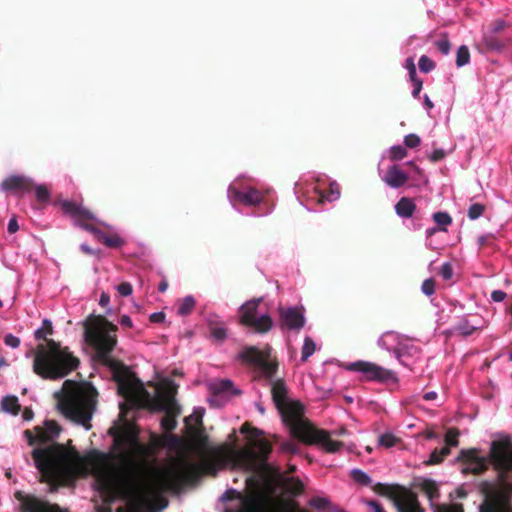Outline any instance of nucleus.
Instances as JSON below:
<instances>
[{"mask_svg": "<svg viewBox=\"0 0 512 512\" xmlns=\"http://www.w3.org/2000/svg\"><path fill=\"white\" fill-rule=\"evenodd\" d=\"M121 421L109 429L116 464L108 463L106 454L100 455L98 463H89L74 448L58 443L46 444L57 438L61 431L60 426L52 420L35 427V435L25 430L24 436L30 446L40 443L32 450V459L35 468L47 482H66L92 474L103 491L157 496L177 489L183 478L182 472L151 466L147 460L149 448L139 440L136 426L125 419Z\"/></svg>", "mask_w": 512, "mask_h": 512, "instance_id": "obj_1", "label": "nucleus"}, {"mask_svg": "<svg viewBox=\"0 0 512 512\" xmlns=\"http://www.w3.org/2000/svg\"><path fill=\"white\" fill-rule=\"evenodd\" d=\"M117 326L102 316L96 317L86 325L85 341L94 349L96 357L109 366L117 383L118 394L125 402L119 403L121 417H125L126 406H137L149 401L150 394L144 390L143 384L133 379L125 367L110 357L117 344Z\"/></svg>", "mask_w": 512, "mask_h": 512, "instance_id": "obj_2", "label": "nucleus"}, {"mask_svg": "<svg viewBox=\"0 0 512 512\" xmlns=\"http://www.w3.org/2000/svg\"><path fill=\"white\" fill-rule=\"evenodd\" d=\"M271 393L284 423L290 427L295 437L307 444H317L329 453H335L340 449L341 442L332 440L328 432L316 428L304 417L303 405L290 399L282 380L272 382Z\"/></svg>", "mask_w": 512, "mask_h": 512, "instance_id": "obj_3", "label": "nucleus"}, {"mask_svg": "<svg viewBox=\"0 0 512 512\" xmlns=\"http://www.w3.org/2000/svg\"><path fill=\"white\" fill-rule=\"evenodd\" d=\"M241 433L250 437L251 447L231 448L226 457L234 468L250 473L245 477V486L250 494L246 499H257L255 494L260 488L261 472L264 469L266 458L271 452V445L266 439L262 438L263 432L257 428L243 425Z\"/></svg>", "mask_w": 512, "mask_h": 512, "instance_id": "obj_4", "label": "nucleus"}, {"mask_svg": "<svg viewBox=\"0 0 512 512\" xmlns=\"http://www.w3.org/2000/svg\"><path fill=\"white\" fill-rule=\"evenodd\" d=\"M97 395L96 389L90 383L71 380H66L62 388L54 393L60 413L85 430L91 428Z\"/></svg>", "mask_w": 512, "mask_h": 512, "instance_id": "obj_5", "label": "nucleus"}, {"mask_svg": "<svg viewBox=\"0 0 512 512\" xmlns=\"http://www.w3.org/2000/svg\"><path fill=\"white\" fill-rule=\"evenodd\" d=\"M463 474H480L490 462L504 472L512 470V444L508 437L492 441L488 455H481L475 448L462 449L456 458Z\"/></svg>", "mask_w": 512, "mask_h": 512, "instance_id": "obj_6", "label": "nucleus"}, {"mask_svg": "<svg viewBox=\"0 0 512 512\" xmlns=\"http://www.w3.org/2000/svg\"><path fill=\"white\" fill-rule=\"evenodd\" d=\"M79 365L76 358L67 347L53 340L47 346L40 345L35 353L33 370L44 379L57 380L66 377Z\"/></svg>", "mask_w": 512, "mask_h": 512, "instance_id": "obj_7", "label": "nucleus"}, {"mask_svg": "<svg viewBox=\"0 0 512 512\" xmlns=\"http://www.w3.org/2000/svg\"><path fill=\"white\" fill-rule=\"evenodd\" d=\"M377 492L392 500L397 512H424L414 493L398 484H379Z\"/></svg>", "mask_w": 512, "mask_h": 512, "instance_id": "obj_8", "label": "nucleus"}, {"mask_svg": "<svg viewBox=\"0 0 512 512\" xmlns=\"http://www.w3.org/2000/svg\"><path fill=\"white\" fill-rule=\"evenodd\" d=\"M262 298L251 299L240 306V322L252 328L256 333L264 334L273 327V320L268 314L257 315V308Z\"/></svg>", "mask_w": 512, "mask_h": 512, "instance_id": "obj_9", "label": "nucleus"}, {"mask_svg": "<svg viewBox=\"0 0 512 512\" xmlns=\"http://www.w3.org/2000/svg\"><path fill=\"white\" fill-rule=\"evenodd\" d=\"M174 394L175 388L168 387L165 391L157 390L155 399L159 410L166 413L161 421V425L166 431H172L176 427L175 417L180 414V407L175 400Z\"/></svg>", "mask_w": 512, "mask_h": 512, "instance_id": "obj_10", "label": "nucleus"}, {"mask_svg": "<svg viewBox=\"0 0 512 512\" xmlns=\"http://www.w3.org/2000/svg\"><path fill=\"white\" fill-rule=\"evenodd\" d=\"M271 348L266 346L263 350L255 346L245 347L240 353L239 358L244 362L255 365L262 372L272 377L277 370V363L270 359Z\"/></svg>", "mask_w": 512, "mask_h": 512, "instance_id": "obj_11", "label": "nucleus"}, {"mask_svg": "<svg viewBox=\"0 0 512 512\" xmlns=\"http://www.w3.org/2000/svg\"><path fill=\"white\" fill-rule=\"evenodd\" d=\"M345 368L348 371L360 373L368 381L384 382L395 379V373L392 370L368 361L351 362Z\"/></svg>", "mask_w": 512, "mask_h": 512, "instance_id": "obj_12", "label": "nucleus"}, {"mask_svg": "<svg viewBox=\"0 0 512 512\" xmlns=\"http://www.w3.org/2000/svg\"><path fill=\"white\" fill-rule=\"evenodd\" d=\"M227 198L235 208L236 204H243L246 206H256L263 202L264 194L253 187H239L237 182H233L228 186Z\"/></svg>", "mask_w": 512, "mask_h": 512, "instance_id": "obj_13", "label": "nucleus"}, {"mask_svg": "<svg viewBox=\"0 0 512 512\" xmlns=\"http://www.w3.org/2000/svg\"><path fill=\"white\" fill-rule=\"evenodd\" d=\"M279 327L282 330L300 331L306 322L303 306L278 307Z\"/></svg>", "mask_w": 512, "mask_h": 512, "instance_id": "obj_14", "label": "nucleus"}, {"mask_svg": "<svg viewBox=\"0 0 512 512\" xmlns=\"http://www.w3.org/2000/svg\"><path fill=\"white\" fill-rule=\"evenodd\" d=\"M16 498L19 501L20 512H68L56 504H51L32 495H23L17 492Z\"/></svg>", "mask_w": 512, "mask_h": 512, "instance_id": "obj_15", "label": "nucleus"}, {"mask_svg": "<svg viewBox=\"0 0 512 512\" xmlns=\"http://www.w3.org/2000/svg\"><path fill=\"white\" fill-rule=\"evenodd\" d=\"M478 510L479 512H512V506L504 492L493 490L484 495Z\"/></svg>", "mask_w": 512, "mask_h": 512, "instance_id": "obj_16", "label": "nucleus"}, {"mask_svg": "<svg viewBox=\"0 0 512 512\" xmlns=\"http://www.w3.org/2000/svg\"><path fill=\"white\" fill-rule=\"evenodd\" d=\"M396 215L403 220L409 230L416 231L421 225L416 223L414 216L417 212L415 201L409 197H401L394 206Z\"/></svg>", "mask_w": 512, "mask_h": 512, "instance_id": "obj_17", "label": "nucleus"}, {"mask_svg": "<svg viewBox=\"0 0 512 512\" xmlns=\"http://www.w3.org/2000/svg\"><path fill=\"white\" fill-rule=\"evenodd\" d=\"M34 186L33 179L25 175H10L5 178L0 189L3 192H28Z\"/></svg>", "mask_w": 512, "mask_h": 512, "instance_id": "obj_18", "label": "nucleus"}, {"mask_svg": "<svg viewBox=\"0 0 512 512\" xmlns=\"http://www.w3.org/2000/svg\"><path fill=\"white\" fill-rule=\"evenodd\" d=\"M382 181L390 188L398 189L408 181V175L397 165L390 166L385 173L378 168Z\"/></svg>", "mask_w": 512, "mask_h": 512, "instance_id": "obj_19", "label": "nucleus"}, {"mask_svg": "<svg viewBox=\"0 0 512 512\" xmlns=\"http://www.w3.org/2000/svg\"><path fill=\"white\" fill-rule=\"evenodd\" d=\"M402 337L403 334L394 331H387L379 337L377 344L381 349H384L393 355L397 349V346H399V342L401 341Z\"/></svg>", "mask_w": 512, "mask_h": 512, "instance_id": "obj_20", "label": "nucleus"}, {"mask_svg": "<svg viewBox=\"0 0 512 512\" xmlns=\"http://www.w3.org/2000/svg\"><path fill=\"white\" fill-rule=\"evenodd\" d=\"M82 227L94 234V236L104 243L107 247L118 248L124 244V240L119 235H107L101 230L94 228L91 225H82Z\"/></svg>", "mask_w": 512, "mask_h": 512, "instance_id": "obj_21", "label": "nucleus"}, {"mask_svg": "<svg viewBox=\"0 0 512 512\" xmlns=\"http://www.w3.org/2000/svg\"><path fill=\"white\" fill-rule=\"evenodd\" d=\"M210 391L218 395H238L240 390L234 387V384L229 379H216L209 384Z\"/></svg>", "mask_w": 512, "mask_h": 512, "instance_id": "obj_22", "label": "nucleus"}, {"mask_svg": "<svg viewBox=\"0 0 512 512\" xmlns=\"http://www.w3.org/2000/svg\"><path fill=\"white\" fill-rule=\"evenodd\" d=\"M64 213L71 215L75 219H94L93 214L85 207L69 200L61 203Z\"/></svg>", "mask_w": 512, "mask_h": 512, "instance_id": "obj_23", "label": "nucleus"}, {"mask_svg": "<svg viewBox=\"0 0 512 512\" xmlns=\"http://www.w3.org/2000/svg\"><path fill=\"white\" fill-rule=\"evenodd\" d=\"M418 353V348L413 344L411 339L406 335H403L401 341L399 342V346L395 350L393 356L401 363L403 362V357L405 356H415Z\"/></svg>", "mask_w": 512, "mask_h": 512, "instance_id": "obj_24", "label": "nucleus"}, {"mask_svg": "<svg viewBox=\"0 0 512 512\" xmlns=\"http://www.w3.org/2000/svg\"><path fill=\"white\" fill-rule=\"evenodd\" d=\"M279 483L291 495H299L303 490V483L299 478L289 476L285 473H278Z\"/></svg>", "mask_w": 512, "mask_h": 512, "instance_id": "obj_25", "label": "nucleus"}, {"mask_svg": "<svg viewBox=\"0 0 512 512\" xmlns=\"http://www.w3.org/2000/svg\"><path fill=\"white\" fill-rule=\"evenodd\" d=\"M1 407L3 411L16 415L18 414L20 410V405L18 403V398L13 395H7L5 396L1 401Z\"/></svg>", "mask_w": 512, "mask_h": 512, "instance_id": "obj_26", "label": "nucleus"}, {"mask_svg": "<svg viewBox=\"0 0 512 512\" xmlns=\"http://www.w3.org/2000/svg\"><path fill=\"white\" fill-rule=\"evenodd\" d=\"M339 197H340V188L336 182L330 183V188H329L328 193L322 192V191L319 192L320 202H324V201L334 202V201L338 200Z\"/></svg>", "mask_w": 512, "mask_h": 512, "instance_id": "obj_27", "label": "nucleus"}, {"mask_svg": "<svg viewBox=\"0 0 512 512\" xmlns=\"http://www.w3.org/2000/svg\"><path fill=\"white\" fill-rule=\"evenodd\" d=\"M470 50L467 45H461L456 52L455 64L457 68L464 67L470 63Z\"/></svg>", "mask_w": 512, "mask_h": 512, "instance_id": "obj_28", "label": "nucleus"}, {"mask_svg": "<svg viewBox=\"0 0 512 512\" xmlns=\"http://www.w3.org/2000/svg\"><path fill=\"white\" fill-rule=\"evenodd\" d=\"M240 512H268L264 505L254 498L245 499Z\"/></svg>", "mask_w": 512, "mask_h": 512, "instance_id": "obj_29", "label": "nucleus"}, {"mask_svg": "<svg viewBox=\"0 0 512 512\" xmlns=\"http://www.w3.org/2000/svg\"><path fill=\"white\" fill-rule=\"evenodd\" d=\"M315 351H316V343L314 342V340L311 337L306 336L304 338V342H303V346H302L301 361L302 362L307 361L308 358L310 356H312Z\"/></svg>", "mask_w": 512, "mask_h": 512, "instance_id": "obj_30", "label": "nucleus"}, {"mask_svg": "<svg viewBox=\"0 0 512 512\" xmlns=\"http://www.w3.org/2000/svg\"><path fill=\"white\" fill-rule=\"evenodd\" d=\"M194 306V297L192 295H188L180 301L177 312L181 316H186L192 312Z\"/></svg>", "mask_w": 512, "mask_h": 512, "instance_id": "obj_31", "label": "nucleus"}, {"mask_svg": "<svg viewBox=\"0 0 512 512\" xmlns=\"http://www.w3.org/2000/svg\"><path fill=\"white\" fill-rule=\"evenodd\" d=\"M433 512H464L463 506L460 503H443V504H433L432 503Z\"/></svg>", "mask_w": 512, "mask_h": 512, "instance_id": "obj_32", "label": "nucleus"}, {"mask_svg": "<svg viewBox=\"0 0 512 512\" xmlns=\"http://www.w3.org/2000/svg\"><path fill=\"white\" fill-rule=\"evenodd\" d=\"M385 154H388L392 161H397L403 159L407 155V151L402 145H394L390 147L383 155L382 158L385 157Z\"/></svg>", "mask_w": 512, "mask_h": 512, "instance_id": "obj_33", "label": "nucleus"}, {"mask_svg": "<svg viewBox=\"0 0 512 512\" xmlns=\"http://www.w3.org/2000/svg\"><path fill=\"white\" fill-rule=\"evenodd\" d=\"M399 442V439L392 432H385L378 438V445L385 448H392Z\"/></svg>", "mask_w": 512, "mask_h": 512, "instance_id": "obj_34", "label": "nucleus"}, {"mask_svg": "<svg viewBox=\"0 0 512 512\" xmlns=\"http://www.w3.org/2000/svg\"><path fill=\"white\" fill-rule=\"evenodd\" d=\"M352 479L364 486H369L372 482L371 477L363 470L354 468L351 470Z\"/></svg>", "mask_w": 512, "mask_h": 512, "instance_id": "obj_35", "label": "nucleus"}, {"mask_svg": "<svg viewBox=\"0 0 512 512\" xmlns=\"http://www.w3.org/2000/svg\"><path fill=\"white\" fill-rule=\"evenodd\" d=\"M459 431L456 428H449L445 434V444L455 447L458 445Z\"/></svg>", "mask_w": 512, "mask_h": 512, "instance_id": "obj_36", "label": "nucleus"}, {"mask_svg": "<svg viewBox=\"0 0 512 512\" xmlns=\"http://www.w3.org/2000/svg\"><path fill=\"white\" fill-rule=\"evenodd\" d=\"M419 69L424 73H429L435 68V63L426 55H422L418 61Z\"/></svg>", "mask_w": 512, "mask_h": 512, "instance_id": "obj_37", "label": "nucleus"}, {"mask_svg": "<svg viewBox=\"0 0 512 512\" xmlns=\"http://www.w3.org/2000/svg\"><path fill=\"white\" fill-rule=\"evenodd\" d=\"M483 212L484 206L480 203H474L469 207L467 215L470 220H476L482 216Z\"/></svg>", "mask_w": 512, "mask_h": 512, "instance_id": "obj_38", "label": "nucleus"}, {"mask_svg": "<svg viewBox=\"0 0 512 512\" xmlns=\"http://www.w3.org/2000/svg\"><path fill=\"white\" fill-rule=\"evenodd\" d=\"M35 195L38 201L47 202L50 198V192L45 185H35Z\"/></svg>", "mask_w": 512, "mask_h": 512, "instance_id": "obj_39", "label": "nucleus"}, {"mask_svg": "<svg viewBox=\"0 0 512 512\" xmlns=\"http://www.w3.org/2000/svg\"><path fill=\"white\" fill-rule=\"evenodd\" d=\"M433 220L440 226H448L452 222V218L447 212L434 213Z\"/></svg>", "mask_w": 512, "mask_h": 512, "instance_id": "obj_40", "label": "nucleus"}, {"mask_svg": "<svg viewBox=\"0 0 512 512\" xmlns=\"http://www.w3.org/2000/svg\"><path fill=\"white\" fill-rule=\"evenodd\" d=\"M330 504V501L325 497H315L310 501V505L318 510H325Z\"/></svg>", "mask_w": 512, "mask_h": 512, "instance_id": "obj_41", "label": "nucleus"}, {"mask_svg": "<svg viewBox=\"0 0 512 512\" xmlns=\"http://www.w3.org/2000/svg\"><path fill=\"white\" fill-rule=\"evenodd\" d=\"M435 46L445 56L450 53L451 44L447 37L435 41Z\"/></svg>", "mask_w": 512, "mask_h": 512, "instance_id": "obj_42", "label": "nucleus"}, {"mask_svg": "<svg viewBox=\"0 0 512 512\" xmlns=\"http://www.w3.org/2000/svg\"><path fill=\"white\" fill-rule=\"evenodd\" d=\"M439 275L446 281L453 277V268L449 262H445L439 269Z\"/></svg>", "mask_w": 512, "mask_h": 512, "instance_id": "obj_43", "label": "nucleus"}, {"mask_svg": "<svg viewBox=\"0 0 512 512\" xmlns=\"http://www.w3.org/2000/svg\"><path fill=\"white\" fill-rule=\"evenodd\" d=\"M204 416V409L203 408H195L193 413L186 418V422L189 424L190 422H193L194 424L201 423V420Z\"/></svg>", "mask_w": 512, "mask_h": 512, "instance_id": "obj_44", "label": "nucleus"}, {"mask_svg": "<svg viewBox=\"0 0 512 512\" xmlns=\"http://www.w3.org/2000/svg\"><path fill=\"white\" fill-rule=\"evenodd\" d=\"M421 143V139L416 134H408L404 137V144L406 147L415 148L419 146Z\"/></svg>", "mask_w": 512, "mask_h": 512, "instance_id": "obj_45", "label": "nucleus"}, {"mask_svg": "<svg viewBox=\"0 0 512 512\" xmlns=\"http://www.w3.org/2000/svg\"><path fill=\"white\" fill-rule=\"evenodd\" d=\"M410 81L412 82V85H413L412 96L414 98H417V97H419L420 92L422 90L423 81L421 79H419L417 76L410 78Z\"/></svg>", "mask_w": 512, "mask_h": 512, "instance_id": "obj_46", "label": "nucleus"}, {"mask_svg": "<svg viewBox=\"0 0 512 512\" xmlns=\"http://www.w3.org/2000/svg\"><path fill=\"white\" fill-rule=\"evenodd\" d=\"M421 290L422 292L426 295V296H431L434 294L435 292V284H434V281L432 279H426L423 283H422V286H421Z\"/></svg>", "mask_w": 512, "mask_h": 512, "instance_id": "obj_47", "label": "nucleus"}, {"mask_svg": "<svg viewBox=\"0 0 512 512\" xmlns=\"http://www.w3.org/2000/svg\"><path fill=\"white\" fill-rule=\"evenodd\" d=\"M458 329L463 335L468 336L471 335L475 330H477L478 327L470 325L468 321H463L459 324Z\"/></svg>", "mask_w": 512, "mask_h": 512, "instance_id": "obj_48", "label": "nucleus"}, {"mask_svg": "<svg viewBox=\"0 0 512 512\" xmlns=\"http://www.w3.org/2000/svg\"><path fill=\"white\" fill-rule=\"evenodd\" d=\"M425 489L428 498L432 501L434 497L438 496V489L433 481H427L425 483Z\"/></svg>", "mask_w": 512, "mask_h": 512, "instance_id": "obj_49", "label": "nucleus"}, {"mask_svg": "<svg viewBox=\"0 0 512 512\" xmlns=\"http://www.w3.org/2000/svg\"><path fill=\"white\" fill-rule=\"evenodd\" d=\"M4 343L11 347V348H18L21 341H20V338H18L17 336L13 335V334H7L5 335L4 337Z\"/></svg>", "mask_w": 512, "mask_h": 512, "instance_id": "obj_50", "label": "nucleus"}, {"mask_svg": "<svg viewBox=\"0 0 512 512\" xmlns=\"http://www.w3.org/2000/svg\"><path fill=\"white\" fill-rule=\"evenodd\" d=\"M117 291L121 296L127 297L132 294V285L128 282H123L117 286Z\"/></svg>", "mask_w": 512, "mask_h": 512, "instance_id": "obj_51", "label": "nucleus"}, {"mask_svg": "<svg viewBox=\"0 0 512 512\" xmlns=\"http://www.w3.org/2000/svg\"><path fill=\"white\" fill-rule=\"evenodd\" d=\"M363 502L369 508V512H385L381 504L375 500H364Z\"/></svg>", "mask_w": 512, "mask_h": 512, "instance_id": "obj_52", "label": "nucleus"}, {"mask_svg": "<svg viewBox=\"0 0 512 512\" xmlns=\"http://www.w3.org/2000/svg\"><path fill=\"white\" fill-rule=\"evenodd\" d=\"M281 448L283 451L285 452H288V453H292V454H296L299 452V447L296 443H293V442H284L282 445H281Z\"/></svg>", "mask_w": 512, "mask_h": 512, "instance_id": "obj_53", "label": "nucleus"}, {"mask_svg": "<svg viewBox=\"0 0 512 512\" xmlns=\"http://www.w3.org/2000/svg\"><path fill=\"white\" fill-rule=\"evenodd\" d=\"M405 68L408 70L409 78L417 76L416 67L412 58H407L405 61Z\"/></svg>", "mask_w": 512, "mask_h": 512, "instance_id": "obj_54", "label": "nucleus"}, {"mask_svg": "<svg viewBox=\"0 0 512 512\" xmlns=\"http://www.w3.org/2000/svg\"><path fill=\"white\" fill-rule=\"evenodd\" d=\"M211 334L217 340H224L227 336L226 329L223 327L213 328Z\"/></svg>", "mask_w": 512, "mask_h": 512, "instance_id": "obj_55", "label": "nucleus"}, {"mask_svg": "<svg viewBox=\"0 0 512 512\" xmlns=\"http://www.w3.org/2000/svg\"><path fill=\"white\" fill-rule=\"evenodd\" d=\"M442 460L443 457L441 456L440 452L438 451V449H435L429 457L428 464H439L440 462H442Z\"/></svg>", "mask_w": 512, "mask_h": 512, "instance_id": "obj_56", "label": "nucleus"}, {"mask_svg": "<svg viewBox=\"0 0 512 512\" xmlns=\"http://www.w3.org/2000/svg\"><path fill=\"white\" fill-rule=\"evenodd\" d=\"M52 330L40 327L36 329L34 336L37 340L46 339L47 335L51 334Z\"/></svg>", "mask_w": 512, "mask_h": 512, "instance_id": "obj_57", "label": "nucleus"}, {"mask_svg": "<svg viewBox=\"0 0 512 512\" xmlns=\"http://www.w3.org/2000/svg\"><path fill=\"white\" fill-rule=\"evenodd\" d=\"M506 293L502 290H494L491 293V300L494 302H502L506 298Z\"/></svg>", "mask_w": 512, "mask_h": 512, "instance_id": "obj_58", "label": "nucleus"}, {"mask_svg": "<svg viewBox=\"0 0 512 512\" xmlns=\"http://www.w3.org/2000/svg\"><path fill=\"white\" fill-rule=\"evenodd\" d=\"M7 230L10 234L16 233L19 230V225L15 218L9 220Z\"/></svg>", "mask_w": 512, "mask_h": 512, "instance_id": "obj_59", "label": "nucleus"}, {"mask_svg": "<svg viewBox=\"0 0 512 512\" xmlns=\"http://www.w3.org/2000/svg\"><path fill=\"white\" fill-rule=\"evenodd\" d=\"M165 319V314L163 312H155L150 315V320L154 323L163 322Z\"/></svg>", "mask_w": 512, "mask_h": 512, "instance_id": "obj_60", "label": "nucleus"}, {"mask_svg": "<svg viewBox=\"0 0 512 512\" xmlns=\"http://www.w3.org/2000/svg\"><path fill=\"white\" fill-rule=\"evenodd\" d=\"M444 156H445V152L443 149H436L431 154L430 159L432 161H438V160H441L442 158H444Z\"/></svg>", "mask_w": 512, "mask_h": 512, "instance_id": "obj_61", "label": "nucleus"}, {"mask_svg": "<svg viewBox=\"0 0 512 512\" xmlns=\"http://www.w3.org/2000/svg\"><path fill=\"white\" fill-rule=\"evenodd\" d=\"M505 26H506L505 21H503V20H497V21L493 24V26H492V32H493V33H498V32H500L501 30H503V29L505 28Z\"/></svg>", "mask_w": 512, "mask_h": 512, "instance_id": "obj_62", "label": "nucleus"}, {"mask_svg": "<svg viewBox=\"0 0 512 512\" xmlns=\"http://www.w3.org/2000/svg\"><path fill=\"white\" fill-rule=\"evenodd\" d=\"M109 303H110V296H109V294L103 292L100 295L99 305L102 306V307H108Z\"/></svg>", "mask_w": 512, "mask_h": 512, "instance_id": "obj_63", "label": "nucleus"}, {"mask_svg": "<svg viewBox=\"0 0 512 512\" xmlns=\"http://www.w3.org/2000/svg\"><path fill=\"white\" fill-rule=\"evenodd\" d=\"M120 324L124 327H132V319L128 315H122L120 318Z\"/></svg>", "mask_w": 512, "mask_h": 512, "instance_id": "obj_64", "label": "nucleus"}]
</instances>
